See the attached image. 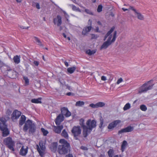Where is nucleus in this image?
<instances>
[{"label":"nucleus","instance_id":"49","mask_svg":"<svg viewBox=\"0 0 157 157\" xmlns=\"http://www.w3.org/2000/svg\"><path fill=\"white\" fill-rule=\"evenodd\" d=\"M122 81H123V79H122V78H121L118 80L117 81V84H118L119 83H120L121 82H122Z\"/></svg>","mask_w":157,"mask_h":157},{"label":"nucleus","instance_id":"51","mask_svg":"<svg viewBox=\"0 0 157 157\" xmlns=\"http://www.w3.org/2000/svg\"><path fill=\"white\" fill-rule=\"evenodd\" d=\"M5 66V64L3 62L0 60V67H1Z\"/></svg>","mask_w":157,"mask_h":157},{"label":"nucleus","instance_id":"29","mask_svg":"<svg viewBox=\"0 0 157 157\" xmlns=\"http://www.w3.org/2000/svg\"><path fill=\"white\" fill-rule=\"evenodd\" d=\"M127 144V142L125 140H124L123 142L121 145V150L122 151H123L125 149L126 145Z\"/></svg>","mask_w":157,"mask_h":157},{"label":"nucleus","instance_id":"53","mask_svg":"<svg viewBox=\"0 0 157 157\" xmlns=\"http://www.w3.org/2000/svg\"><path fill=\"white\" fill-rule=\"evenodd\" d=\"M101 80L103 81H105L106 80V77L104 76H102L101 77Z\"/></svg>","mask_w":157,"mask_h":157},{"label":"nucleus","instance_id":"64","mask_svg":"<svg viewBox=\"0 0 157 157\" xmlns=\"http://www.w3.org/2000/svg\"><path fill=\"white\" fill-rule=\"evenodd\" d=\"M121 157V155H116L114 156V157Z\"/></svg>","mask_w":157,"mask_h":157},{"label":"nucleus","instance_id":"54","mask_svg":"<svg viewBox=\"0 0 157 157\" xmlns=\"http://www.w3.org/2000/svg\"><path fill=\"white\" fill-rule=\"evenodd\" d=\"M95 31L96 32L100 33V31H99V28L98 27H97L95 29Z\"/></svg>","mask_w":157,"mask_h":157},{"label":"nucleus","instance_id":"39","mask_svg":"<svg viewBox=\"0 0 157 157\" xmlns=\"http://www.w3.org/2000/svg\"><path fill=\"white\" fill-rule=\"evenodd\" d=\"M85 12H86L87 14H89L90 15H93V13L91 12V11L89 9H85Z\"/></svg>","mask_w":157,"mask_h":157},{"label":"nucleus","instance_id":"12","mask_svg":"<svg viewBox=\"0 0 157 157\" xmlns=\"http://www.w3.org/2000/svg\"><path fill=\"white\" fill-rule=\"evenodd\" d=\"M89 22H90V25H91L92 24V21H91L89 19ZM92 27L91 25H90L89 26L86 27L85 28H84L83 29V30L82 32V35H85L88 32H89L91 30V29Z\"/></svg>","mask_w":157,"mask_h":157},{"label":"nucleus","instance_id":"24","mask_svg":"<svg viewBox=\"0 0 157 157\" xmlns=\"http://www.w3.org/2000/svg\"><path fill=\"white\" fill-rule=\"evenodd\" d=\"M154 85V83L153 80L148 81V90L151 89Z\"/></svg>","mask_w":157,"mask_h":157},{"label":"nucleus","instance_id":"33","mask_svg":"<svg viewBox=\"0 0 157 157\" xmlns=\"http://www.w3.org/2000/svg\"><path fill=\"white\" fill-rule=\"evenodd\" d=\"M68 110V109L67 108L63 107L61 109V112L62 114L64 115H65L66 113Z\"/></svg>","mask_w":157,"mask_h":157},{"label":"nucleus","instance_id":"55","mask_svg":"<svg viewBox=\"0 0 157 157\" xmlns=\"http://www.w3.org/2000/svg\"><path fill=\"white\" fill-rule=\"evenodd\" d=\"M66 157H73V156L72 154H69L66 155Z\"/></svg>","mask_w":157,"mask_h":157},{"label":"nucleus","instance_id":"45","mask_svg":"<svg viewBox=\"0 0 157 157\" xmlns=\"http://www.w3.org/2000/svg\"><path fill=\"white\" fill-rule=\"evenodd\" d=\"M12 113V111L9 109H8L6 112V114L8 116H10Z\"/></svg>","mask_w":157,"mask_h":157},{"label":"nucleus","instance_id":"46","mask_svg":"<svg viewBox=\"0 0 157 157\" xmlns=\"http://www.w3.org/2000/svg\"><path fill=\"white\" fill-rule=\"evenodd\" d=\"M98 36L97 35L92 34H91V39H97Z\"/></svg>","mask_w":157,"mask_h":157},{"label":"nucleus","instance_id":"23","mask_svg":"<svg viewBox=\"0 0 157 157\" xmlns=\"http://www.w3.org/2000/svg\"><path fill=\"white\" fill-rule=\"evenodd\" d=\"M41 98H39L37 99H33L31 100V101L32 103H41Z\"/></svg>","mask_w":157,"mask_h":157},{"label":"nucleus","instance_id":"6","mask_svg":"<svg viewBox=\"0 0 157 157\" xmlns=\"http://www.w3.org/2000/svg\"><path fill=\"white\" fill-rule=\"evenodd\" d=\"M71 132L74 136V139L76 140H79L81 134V130L80 126H74L72 129Z\"/></svg>","mask_w":157,"mask_h":157},{"label":"nucleus","instance_id":"43","mask_svg":"<svg viewBox=\"0 0 157 157\" xmlns=\"http://www.w3.org/2000/svg\"><path fill=\"white\" fill-rule=\"evenodd\" d=\"M72 9L74 11H80L79 8H77L74 5H72Z\"/></svg>","mask_w":157,"mask_h":157},{"label":"nucleus","instance_id":"27","mask_svg":"<svg viewBox=\"0 0 157 157\" xmlns=\"http://www.w3.org/2000/svg\"><path fill=\"white\" fill-rule=\"evenodd\" d=\"M100 123L99 124V126L100 128L102 129L104 127L103 126V125L104 123V120L101 117H100Z\"/></svg>","mask_w":157,"mask_h":157},{"label":"nucleus","instance_id":"35","mask_svg":"<svg viewBox=\"0 0 157 157\" xmlns=\"http://www.w3.org/2000/svg\"><path fill=\"white\" fill-rule=\"evenodd\" d=\"M36 146L37 147V150L39 152V154L41 156H43L44 154V152L41 150L38 145H36Z\"/></svg>","mask_w":157,"mask_h":157},{"label":"nucleus","instance_id":"20","mask_svg":"<svg viewBox=\"0 0 157 157\" xmlns=\"http://www.w3.org/2000/svg\"><path fill=\"white\" fill-rule=\"evenodd\" d=\"M26 120V117L24 115L21 116L19 121V125L20 127L22 126L25 123Z\"/></svg>","mask_w":157,"mask_h":157},{"label":"nucleus","instance_id":"30","mask_svg":"<svg viewBox=\"0 0 157 157\" xmlns=\"http://www.w3.org/2000/svg\"><path fill=\"white\" fill-rule=\"evenodd\" d=\"M114 152L112 149H110L108 151V154L109 157H113Z\"/></svg>","mask_w":157,"mask_h":157},{"label":"nucleus","instance_id":"32","mask_svg":"<svg viewBox=\"0 0 157 157\" xmlns=\"http://www.w3.org/2000/svg\"><path fill=\"white\" fill-rule=\"evenodd\" d=\"M84 105V102L83 101H78L75 104L76 106H81Z\"/></svg>","mask_w":157,"mask_h":157},{"label":"nucleus","instance_id":"48","mask_svg":"<svg viewBox=\"0 0 157 157\" xmlns=\"http://www.w3.org/2000/svg\"><path fill=\"white\" fill-rule=\"evenodd\" d=\"M96 103L95 104L92 103L89 105L90 107L93 108H97Z\"/></svg>","mask_w":157,"mask_h":157},{"label":"nucleus","instance_id":"42","mask_svg":"<svg viewBox=\"0 0 157 157\" xmlns=\"http://www.w3.org/2000/svg\"><path fill=\"white\" fill-rule=\"evenodd\" d=\"M39 145L40 146L41 150L42 151H45V146L43 145L42 144H40L39 143Z\"/></svg>","mask_w":157,"mask_h":157},{"label":"nucleus","instance_id":"56","mask_svg":"<svg viewBox=\"0 0 157 157\" xmlns=\"http://www.w3.org/2000/svg\"><path fill=\"white\" fill-rule=\"evenodd\" d=\"M38 44L40 46H42L43 45L41 43V42L40 41V40H39L37 42Z\"/></svg>","mask_w":157,"mask_h":157},{"label":"nucleus","instance_id":"11","mask_svg":"<svg viewBox=\"0 0 157 157\" xmlns=\"http://www.w3.org/2000/svg\"><path fill=\"white\" fill-rule=\"evenodd\" d=\"M28 151V147L26 146H23L19 152V154L22 156H25L27 154Z\"/></svg>","mask_w":157,"mask_h":157},{"label":"nucleus","instance_id":"34","mask_svg":"<svg viewBox=\"0 0 157 157\" xmlns=\"http://www.w3.org/2000/svg\"><path fill=\"white\" fill-rule=\"evenodd\" d=\"M131 108V105L130 103H127L125 104L123 108V110L124 111L129 109Z\"/></svg>","mask_w":157,"mask_h":157},{"label":"nucleus","instance_id":"21","mask_svg":"<svg viewBox=\"0 0 157 157\" xmlns=\"http://www.w3.org/2000/svg\"><path fill=\"white\" fill-rule=\"evenodd\" d=\"M20 56L18 55L14 56L13 58V60L16 64H18L20 63Z\"/></svg>","mask_w":157,"mask_h":157},{"label":"nucleus","instance_id":"17","mask_svg":"<svg viewBox=\"0 0 157 157\" xmlns=\"http://www.w3.org/2000/svg\"><path fill=\"white\" fill-rule=\"evenodd\" d=\"M147 90V84L146 83H144L143 85L140 88L139 93H141L143 92H146Z\"/></svg>","mask_w":157,"mask_h":157},{"label":"nucleus","instance_id":"22","mask_svg":"<svg viewBox=\"0 0 157 157\" xmlns=\"http://www.w3.org/2000/svg\"><path fill=\"white\" fill-rule=\"evenodd\" d=\"M29 133H33L35 131L36 126L34 123H33L29 128Z\"/></svg>","mask_w":157,"mask_h":157},{"label":"nucleus","instance_id":"38","mask_svg":"<svg viewBox=\"0 0 157 157\" xmlns=\"http://www.w3.org/2000/svg\"><path fill=\"white\" fill-rule=\"evenodd\" d=\"M140 109L142 111H145L147 109V108L146 105H142L140 106Z\"/></svg>","mask_w":157,"mask_h":157},{"label":"nucleus","instance_id":"61","mask_svg":"<svg viewBox=\"0 0 157 157\" xmlns=\"http://www.w3.org/2000/svg\"><path fill=\"white\" fill-rule=\"evenodd\" d=\"M66 86L67 87H66L67 89H68L69 90H71V87L70 86H69L68 85H66Z\"/></svg>","mask_w":157,"mask_h":157},{"label":"nucleus","instance_id":"1","mask_svg":"<svg viewBox=\"0 0 157 157\" xmlns=\"http://www.w3.org/2000/svg\"><path fill=\"white\" fill-rule=\"evenodd\" d=\"M61 145L58 146L57 151L61 155H65L70 151V144L64 139H61L59 141Z\"/></svg>","mask_w":157,"mask_h":157},{"label":"nucleus","instance_id":"5","mask_svg":"<svg viewBox=\"0 0 157 157\" xmlns=\"http://www.w3.org/2000/svg\"><path fill=\"white\" fill-rule=\"evenodd\" d=\"M0 121L2 122L0 123V129L2 131V136L6 137L10 134V132L6 124V122L2 119H0Z\"/></svg>","mask_w":157,"mask_h":157},{"label":"nucleus","instance_id":"31","mask_svg":"<svg viewBox=\"0 0 157 157\" xmlns=\"http://www.w3.org/2000/svg\"><path fill=\"white\" fill-rule=\"evenodd\" d=\"M97 108L98 107H102L104 106L105 105V103L103 102H99L96 103Z\"/></svg>","mask_w":157,"mask_h":157},{"label":"nucleus","instance_id":"3","mask_svg":"<svg viewBox=\"0 0 157 157\" xmlns=\"http://www.w3.org/2000/svg\"><path fill=\"white\" fill-rule=\"evenodd\" d=\"M117 31H115L113 33V38L111 40L112 35H111L108 38L107 41L104 42L100 48V50L106 49L112 43L114 42L117 37Z\"/></svg>","mask_w":157,"mask_h":157},{"label":"nucleus","instance_id":"37","mask_svg":"<svg viewBox=\"0 0 157 157\" xmlns=\"http://www.w3.org/2000/svg\"><path fill=\"white\" fill-rule=\"evenodd\" d=\"M115 29V27L114 26L112 27L110 29L107 33L106 34L108 36H109L113 32Z\"/></svg>","mask_w":157,"mask_h":157},{"label":"nucleus","instance_id":"44","mask_svg":"<svg viewBox=\"0 0 157 157\" xmlns=\"http://www.w3.org/2000/svg\"><path fill=\"white\" fill-rule=\"evenodd\" d=\"M71 115V113L68 110L67 112L65 114L64 116H65L66 117H70Z\"/></svg>","mask_w":157,"mask_h":157},{"label":"nucleus","instance_id":"41","mask_svg":"<svg viewBox=\"0 0 157 157\" xmlns=\"http://www.w3.org/2000/svg\"><path fill=\"white\" fill-rule=\"evenodd\" d=\"M102 6L101 5H99L97 9V11L98 12H100L102 10Z\"/></svg>","mask_w":157,"mask_h":157},{"label":"nucleus","instance_id":"10","mask_svg":"<svg viewBox=\"0 0 157 157\" xmlns=\"http://www.w3.org/2000/svg\"><path fill=\"white\" fill-rule=\"evenodd\" d=\"M33 123H32V121L30 120H27L25 123V124L23 128V130L25 132H26L28 129Z\"/></svg>","mask_w":157,"mask_h":157},{"label":"nucleus","instance_id":"13","mask_svg":"<svg viewBox=\"0 0 157 157\" xmlns=\"http://www.w3.org/2000/svg\"><path fill=\"white\" fill-rule=\"evenodd\" d=\"M129 9H130L134 11L135 15L137 16L138 19L140 20H143L144 19V17L140 13L138 12L133 7L130 6V7L129 8Z\"/></svg>","mask_w":157,"mask_h":157},{"label":"nucleus","instance_id":"60","mask_svg":"<svg viewBox=\"0 0 157 157\" xmlns=\"http://www.w3.org/2000/svg\"><path fill=\"white\" fill-rule=\"evenodd\" d=\"M64 63L66 67H67L69 66L68 63H67V62L65 61Z\"/></svg>","mask_w":157,"mask_h":157},{"label":"nucleus","instance_id":"9","mask_svg":"<svg viewBox=\"0 0 157 157\" xmlns=\"http://www.w3.org/2000/svg\"><path fill=\"white\" fill-rule=\"evenodd\" d=\"M121 122V121L119 120H117L113 121L110 123L108 126V128L109 129H113L116 127L117 125Z\"/></svg>","mask_w":157,"mask_h":157},{"label":"nucleus","instance_id":"7","mask_svg":"<svg viewBox=\"0 0 157 157\" xmlns=\"http://www.w3.org/2000/svg\"><path fill=\"white\" fill-rule=\"evenodd\" d=\"M21 112L17 110H14L11 114V119L13 121L17 119L21 116Z\"/></svg>","mask_w":157,"mask_h":157},{"label":"nucleus","instance_id":"50","mask_svg":"<svg viewBox=\"0 0 157 157\" xmlns=\"http://www.w3.org/2000/svg\"><path fill=\"white\" fill-rule=\"evenodd\" d=\"M81 148L83 150H85L87 151L88 150V148L87 147H86L83 146H82L81 147Z\"/></svg>","mask_w":157,"mask_h":157},{"label":"nucleus","instance_id":"16","mask_svg":"<svg viewBox=\"0 0 157 157\" xmlns=\"http://www.w3.org/2000/svg\"><path fill=\"white\" fill-rule=\"evenodd\" d=\"M63 125H60L58 126H53V130L56 133H60L61 130L63 129Z\"/></svg>","mask_w":157,"mask_h":157},{"label":"nucleus","instance_id":"63","mask_svg":"<svg viewBox=\"0 0 157 157\" xmlns=\"http://www.w3.org/2000/svg\"><path fill=\"white\" fill-rule=\"evenodd\" d=\"M122 9L124 11H127L128 10V9H125L124 8H122Z\"/></svg>","mask_w":157,"mask_h":157},{"label":"nucleus","instance_id":"62","mask_svg":"<svg viewBox=\"0 0 157 157\" xmlns=\"http://www.w3.org/2000/svg\"><path fill=\"white\" fill-rule=\"evenodd\" d=\"M108 36V35H107L106 34L105 36H104V39H103V40L104 41H105L106 40Z\"/></svg>","mask_w":157,"mask_h":157},{"label":"nucleus","instance_id":"47","mask_svg":"<svg viewBox=\"0 0 157 157\" xmlns=\"http://www.w3.org/2000/svg\"><path fill=\"white\" fill-rule=\"evenodd\" d=\"M33 63L34 65L36 66H38L39 64V62L36 61H34Z\"/></svg>","mask_w":157,"mask_h":157},{"label":"nucleus","instance_id":"40","mask_svg":"<svg viewBox=\"0 0 157 157\" xmlns=\"http://www.w3.org/2000/svg\"><path fill=\"white\" fill-rule=\"evenodd\" d=\"M41 131L44 136H46L48 133V132L43 128H41Z\"/></svg>","mask_w":157,"mask_h":157},{"label":"nucleus","instance_id":"59","mask_svg":"<svg viewBox=\"0 0 157 157\" xmlns=\"http://www.w3.org/2000/svg\"><path fill=\"white\" fill-rule=\"evenodd\" d=\"M34 40H35V41L36 42H37V41H38L40 40L38 39V38H37V37H34Z\"/></svg>","mask_w":157,"mask_h":157},{"label":"nucleus","instance_id":"19","mask_svg":"<svg viewBox=\"0 0 157 157\" xmlns=\"http://www.w3.org/2000/svg\"><path fill=\"white\" fill-rule=\"evenodd\" d=\"M57 146V142H53L51 144L50 146V148L52 151L55 152L56 151Z\"/></svg>","mask_w":157,"mask_h":157},{"label":"nucleus","instance_id":"28","mask_svg":"<svg viewBox=\"0 0 157 157\" xmlns=\"http://www.w3.org/2000/svg\"><path fill=\"white\" fill-rule=\"evenodd\" d=\"M96 52L95 50H91L90 49L86 51V53L90 56L94 54Z\"/></svg>","mask_w":157,"mask_h":157},{"label":"nucleus","instance_id":"36","mask_svg":"<svg viewBox=\"0 0 157 157\" xmlns=\"http://www.w3.org/2000/svg\"><path fill=\"white\" fill-rule=\"evenodd\" d=\"M23 78L25 82V85L26 86L29 85V80L28 78L26 76H24Z\"/></svg>","mask_w":157,"mask_h":157},{"label":"nucleus","instance_id":"52","mask_svg":"<svg viewBox=\"0 0 157 157\" xmlns=\"http://www.w3.org/2000/svg\"><path fill=\"white\" fill-rule=\"evenodd\" d=\"M66 95L68 96H70L71 95L74 96V94L72 93L69 92L67 93Z\"/></svg>","mask_w":157,"mask_h":157},{"label":"nucleus","instance_id":"14","mask_svg":"<svg viewBox=\"0 0 157 157\" xmlns=\"http://www.w3.org/2000/svg\"><path fill=\"white\" fill-rule=\"evenodd\" d=\"M7 74L11 78H14L16 75V72L11 69L10 67H7Z\"/></svg>","mask_w":157,"mask_h":157},{"label":"nucleus","instance_id":"8","mask_svg":"<svg viewBox=\"0 0 157 157\" xmlns=\"http://www.w3.org/2000/svg\"><path fill=\"white\" fill-rule=\"evenodd\" d=\"M133 129L134 127L129 125L125 128H123L119 131L118 132V134L119 135L123 133L131 132Z\"/></svg>","mask_w":157,"mask_h":157},{"label":"nucleus","instance_id":"4","mask_svg":"<svg viewBox=\"0 0 157 157\" xmlns=\"http://www.w3.org/2000/svg\"><path fill=\"white\" fill-rule=\"evenodd\" d=\"M3 143L10 150L13 151H15L14 147L15 146V142L11 137H9L5 138L3 140Z\"/></svg>","mask_w":157,"mask_h":157},{"label":"nucleus","instance_id":"58","mask_svg":"<svg viewBox=\"0 0 157 157\" xmlns=\"http://www.w3.org/2000/svg\"><path fill=\"white\" fill-rule=\"evenodd\" d=\"M36 7L38 9H40V8L39 4L38 3H37L36 5Z\"/></svg>","mask_w":157,"mask_h":157},{"label":"nucleus","instance_id":"18","mask_svg":"<svg viewBox=\"0 0 157 157\" xmlns=\"http://www.w3.org/2000/svg\"><path fill=\"white\" fill-rule=\"evenodd\" d=\"M63 120V115L59 114L57 117L56 120V124L57 125L59 124Z\"/></svg>","mask_w":157,"mask_h":157},{"label":"nucleus","instance_id":"57","mask_svg":"<svg viewBox=\"0 0 157 157\" xmlns=\"http://www.w3.org/2000/svg\"><path fill=\"white\" fill-rule=\"evenodd\" d=\"M21 29H27L28 28V27H24L22 26H19Z\"/></svg>","mask_w":157,"mask_h":157},{"label":"nucleus","instance_id":"15","mask_svg":"<svg viewBox=\"0 0 157 157\" xmlns=\"http://www.w3.org/2000/svg\"><path fill=\"white\" fill-rule=\"evenodd\" d=\"M53 22L55 25L57 24L58 26H60L62 23L61 17L59 15H57V18L54 19Z\"/></svg>","mask_w":157,"mask_h":157},{"label":"nucleus","instance_id":"26","mask_svg":"<svg viewBox=\"0 0 157 157\" xmlns=\"http://www.w3.org/2000/svg\"><path fill=\"white\" fill-rule=\"evenodd\" d=\"M62 136L64 137L66 139H68V135L67 133V132H66L65 129H64L62 133H61Z\"/></svg>","mask_w":157,"mask_h":157},{"label":"nucleus","instance_id":"25","mask_svg":"<svg viewBox=\"0 0 157 157\" xmlns=\"http://www.w3.org/2000/svg\"><path fill=\"white\" fill-rule=\"evenodd\" d=\"M76 69V67L73 66L72 67H69L67 69V71L70 74L73 73Z\"/></svg>","mask_w":157,"mask_h":157},{"label":"nucleus","instance_id":"2","mask_svg":"<svg viewBox=\"0 0 157 157\" xmlns=\"http://www.w3.org/2000/svg\"><path fill=\"white\" fill-rule=\"evenodd\" d=\"M96 122L94 120H88L86 122V124L87 126L84 125L83 123L81 124V125L83 127V135L84 137L87 136L88 134L90 133L93 128H95L96 126Z\"/></svg>","mask_w":157,"mask_h":157}]
</instances>
